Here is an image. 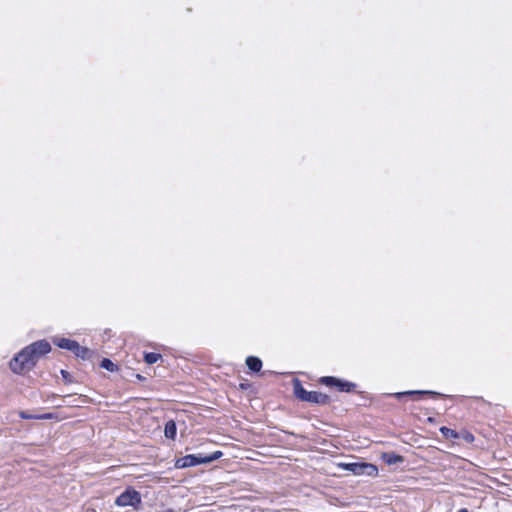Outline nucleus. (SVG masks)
Wrapping results in <instances>:
<instances>
[{
	"mask_svg": "<svg viewBox=\"0 0 512 512\" xmlns=\"http://www.w3.org/2000/svg\"><path fill=\"white\" fill-rule=\"evenodd\" d=\"M223 456V452L220 450L214 451L211 454H202L199 453L197 455L188 454L183 457L176 459L174 463V467L176 469H185L193 466H197L200 464H208L215 460L220 459Z\"/></svg>",
	"mask_w": 512,
	"mask_h": 512,
	"instance_id": "f257e3e1",
	"label": "nucleus"
},
{
	"mask_svg": "<svg viewBox=\"0 0 512 512\" xmlns=\"http://www.w3.org/2000/svg\"><path fill=\"white\" fill-rule=\"evenodd\" d=\"M293 392L297 399L319 405H328L331 402L330 397L319 391H307L299 379L293 380Z\"/></svg>",
	"mask_w": 512,
	"mask_h": 512,
	"instance_id": "f03ea898",
	"label": "nucleus"
},
{
	"mask_svg": "<svg viewBox=\"0 0 512 512\" xmlns=\"http://www.w3.org/2000/svg\"><path fill=\"white\" fill-rule=\"evenodd\" d=\"M27 352L28 351H25L23 348L10 361L9 366L14 373L22 374L35 367L32 358L27 354Z\"/></svg>",
	"mask_w": 512,
	"mask_h": 512,
	"instance_id": "7ed1b4c3",
	"label": "nucleus"
},
{
	"mask_svg": "<svg viewBox=\"0 0 512 512\" xmlns=\"http://www.w3.org/2000/svg\"><path fill=\"white\" fill-rule=\"evenodd\" d=\"M53 343L57 347L68 350L72 352L75 356L80 357L82 359H85L89 354L88 348L82 347L77 341L69 338L56 337L53 339Z\"/></svg>",
	"mask_w": 512,
	"mask_h": 512,
	"instance_id": "20e7f679",
	"label": "nucleus"
},
{
	"mask_svg": "<svg viewBox=\"0 0 512 512\" xmlns=\"http://www.w3.org/2000/svg\"><path fill=\"white\" fill-rule=\"evenodd\" d=\"M141 501V494L136 489L129 486L115 499V505L119 507L132 506L137 509L139 508Z\"/></svg>",
	"mask_w": 512,
	"mask_h": 512,
	"instance_id": "39448f33",
	"label": "nucleus"
},
{
	"mask_svg": "<svg viewBox=\"0 0 512 512\" xmlns=\"http://www.w3.org/2000/svg\"><path fill=\"white\" fill-rule=\"evenodd\" d=\"M341 467L345 470L352 472L354 475H367L375 477L378 475V468L376 465L371 463H345L341 464Z\"/></svg>",
	"mask_w": 512,
	"mask_h": 512,
	"instance_id": "423d86ee",
	"label": "nucleus"
},
{
	"mask_svg": "<svg viewBox=\"0 0 512 512\" xmlns=\"http://www.w3.org/2000/svg\"><path fill=\"white\" fill-rule=\"evenodd\" d=\"M24 350L28 351L27 354L30 355L32 361L36 365L42 356L48 354L51 351V345L47 340L43 339L31 343L30 345L26 346Z\"/></svg>",
	"mask_w": 512,
	"mask_h": 512,
	"instance_id": "0eeeda50",
	"label": "nucleus"
},
{
	"mask_svg": "<svg viewBox=\"0 0 512 512\" xmlns=\"http://www.w3.org/2000/svg\"><path fill=\"white\" fill-rule=\"evenodd\" d=\"M21 419H35V420H63L65 417H59L56 413H43V414H29L26 411H20L18 413Z\"/></svg>",
	"mask_w": 512,
	"mask_h": 512,
	"instance_id": "6e6552de",
	"label": "nucleus"
},
{
	"mask_svg": "<svg viewBox=\"0 0 512 512\" xmlns=\"http://www.w3.org/2000/svg\"><path fill=\"white\" fill-rule=\"evenodd\" d=\"M336 391L338 392H346V393H350V392H353L355 391L356 389V384L353 383V382H350V381H346V380H342V379H339L338 378V382L337 384L335 385V388H334Z\"/></svg>",
	"mask_w": 512,
	"mask_h": 512,
	"instance_id": "1a4fd4ad",
	"label": "nucleus"
},
{
	"mask_svg": "<svg viewBox=\"0 0 512 512\" xmlns=\"http://www.w3.org/2000/svg\"><path fill=\"white\" fill-rule=\"evenodd\" d=\"M246 365L252 372H259L262 369V361L256 356H248L246 358Z\"/></svg>",
	"mask_w": 512,
	"mask_h": 512,
	"instance_id": "9d476101",
	"label": "nucleus"
},
{
	"mask_svg": "<svg viewBox=\"0 0 512 512\" xmlns=\"http://www.w3.org/2000/svg\"><path fill=\"white\" fill-rule=\"evenodd\" d=\"M176 432H177V427H176L175 422L173 420L168 421L165 424V428H164L165 437L173 440L176 437Z\"/></svg>",
	"mask_w": 512,
	"mask_h": 512,
	"instance_id": "9b49d317",
	"label": "nucleus"
},
{
	"mask_svg": "<svg viewBox=\"0 0 512 512\" xmlns=\"http://www.w3.org/2000/svg\"><path fill=\"white\" fill-rule=\"evenodd\" d=\"M338 382V378L334 376H322L317 380V383L320 385H324L329 388H335V385Z\"/></svg>",
	"mask_w": 512,
	"mask_h": 512,
	"instance_id": "f8f14e48",
	"label": "nucleus"
},
{
	"mask_svg": "<svg viewBox=\"0 0 512 512\" xmlns=\"http://www.w3.org/2000/svg\"><path fill=\"white\" fill-rule=\"evenodd\" d=\"M439 431L442 434V436L447 440L459 439L458 432L454 429L442 426L440 427Z\"/></svg>",
	"mask_w": 512,
	"mask_h": 512,
	"instance_id": "ddd939ff",
	"label": "nucleus"
},
{
	"mask_svg": "<svg viewBox=\"0 0 512 512\" xmlns=\"http://www.w3.org/2000/svg\"><path fill=\"white\" fill-rule=\"evenodd\" d=\"M161 358L162 355L160 353L147 352L144 354V361L149 365L156 363Z\"/></svg>",
	"mask_w": 512,
	"mask_h": 512,
	"instance_id": "4468645a",
	"label": "nucleus"
},
{
	"mask_svg": "<svg viewBox=\"0 0 512 512\" xmlns=\"http://www.w3.org/2000/svg\"><path fill=\"white\" fill-rule=\"evenodd\" d=\"M100 367L110 372L118 371V366L108 358H103L100 362Z\"/></svg>",
	"mask_w": 512,
	"mask_h": 512,
	"instance_id": "2eb2a0df",
	"label": "nucleus"
},
{
	"mask_svg": "<svg viewBox=\"0 0 512 512\" xmlns=\"http://www.w3.org/2000/svg\"><path fill=\"white\" fill-rule=\"evenodd\" d=\"M458 435L459 439L464 440L466 443H473L475 440L474 435L466 429H462L461 431H459Z\"/></svg>",
	"mask_w": 512,
	"mask_h": 512,
	"instance_id": "dca6fc26",
	"label": "nucleus"
},
{
	"mask_svg": "<svg viewBox=\"0 0 512 512\" xmlns=\"http://www.w3.org/2000/svg\"><path fill=\"white\" fill-rule=\"evenodd\" d=\"M428 393L429 392H427V391H408V392H403V393H397L396 396H397V398H400L404 395L417 397V396H421V395L428 394Z\"/></svg>",
	"mask_w": 512,
	"mask_h": 512,
	"instance_id": "f3484780",
	"label": "nucleus"
},
{
	"mask_svg": "<svg viewBox=\"0 0 512 512\" xmlns=\"http://www.w3.org/2000/svg\"><path fill=\"white\" fill-rule=\"evenodd\" d=\"M61 374L64 378H67L68 372H66L65 370H61Z\"/></svg>",
	"mask_w": 512,
	"mask_h": 512,
	"instance_id": "a211bd4d",
	"label": "nucleus"
},
{
	"mask_svg": "<svg viewBox=\"0 0 512 512\" xmlns=\"http://www.w3.org/2000/svg\"><path fill=\"white\" fill-rule=\"evenodd\" d=\"M458 512H470V511L468 509H466V508H462Z\"/></svg>",
	"mask_w": 512,
	"mask_h": 512,
	"instance_id": "6ab92c4d",
	"label": "nucleus"
}]
</instances>
